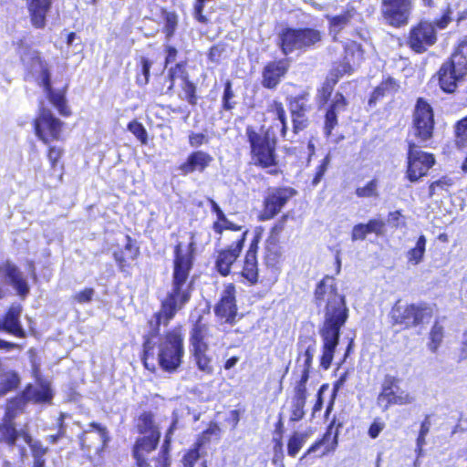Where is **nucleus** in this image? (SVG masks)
<instances>
[{
    "instance_id": "1",
    "label": "nucleus",
    "mask_w": 467,
    "mask_h": 467,
    "mask_svg": "<svg viewBox=\"0 0 467 467\" xmlns=\"http://www.w3.org/2000/svg\"><path fill=\"white\" fill-rule=\"evenodd\" d=\"M197 254V244L192 233L189 240L177 242L172 250L171 288L161 302V309L154 313V320H149L150 330L142 336L140 358L143 367L154 373L157 364L165 372L176 371L184 356V333L182 325L164 331L159 343L161 326L167 327L191 300L193 291V270Z\"/></svg>"
},
{
    "instance_id": "2",
    "label": "nucleus",
    "mask_w": 467,
    "mask_h": 467,
    "mask_svg": "<svg viewBox=\"0 0 467 467\" xmlns=\"http://www.w3.org/2000/svg\"><path fill=\"white\" fill-rule=\"evenodd\" d=\"M313 302L325 312L324 324L320 329L323 345L319 362L322 368L328 369L339 342L341 327L348 318V308L336 278L330 275H325L317 284Z\"/></svg>"
},
{
    "instance_id": "3",
    "label": "nucleus",
    "mask_w": 467,
    "mask_h": 467,
    "mask_svg": "<svg viewBox=\"0 0 467 467\" xmlns=\"http://www.w3.org/2000/svg\"><path fill=\"white\" fill-rule=\"evenodd\" d=\"M266 113L271 115V124L262 125L257 130L253 125L245 127V140L249 145V155L252 163L260 169L267 170V173L273 176L278 175L281 171L278 168L277 145L278 138L287 135V116L283 102L277 99L271 100L266 107Z\"/></svg>"
},
{
    "instance_id": "4",
    "label": "nucleus",
    "mask_w": 467,
    "mask_h": 467,
    "mask_svg": "<svg viewBox=\"0 0 467 467\" xmlns=\"http://www.w3.org/2000/svg\"><path fill=\"white\" fill-rule=\"evenodd\" d=\"M317 348V340L314 335H300L297 343V356L294 375L298 379L294 385L290 421L296 422L305 417V406L307 399L306 383L310 377L314 354Z\"/></svg>"
},
{
    "instance_id": "5",
    "label": "nucleus",
    "mask_w": 467,
    "mask_h": 467,
    "mask_svg": "<svg viewBox=\"0 0 467 467\" xmlns=\"http://www.w3.org/2000/svg\"><path fill=\"white\" fill-rule=\"evenodd\" d=\"M452 10L448 5L442 9L440 17L431 21L420 19L413 25L406 37V46L415 54H423L438 41V30H443L452 21Z\"/></svg>"
},
{
    "instance_id": "6",
    "label": "nucleus",
    "mask_w": 467,
    "mask_h": 467,
    "mask_svg": "<svg viewBox=\"0 0 467 467\" xmlns=\"http://www.w3.org/2000/svg\"><path fill=\"white\" fill-rule=\"evenodd\" d=\"M137 431L142 436L136 439L131 448L135 465L151 467L149 454L158 448L161 436L153 412L145 410L138 416Z\"/></svg>"
},
{
    "instance_id": "7",
    "label": "nucleus",
    "mask_w": 467,
    "mask_h": 467,
    "mask_svg": "<svg viewBox=\"0 0 467 467\" xmlns=\"http://www.w3.org/2000/svg\"><path fill=\"white\" fill-rule=\"evenodd\" d=\"M324 33L315 26H284L277 35V46L284 56L296 51L306 52L317 47Z\"/></svg>"
},
{
    "instance_id": "8",
    "label": "nucleus",
    "mask_w": 467,
    "mask_h": 467,
    "mask_svg": "<svg viewBox=\"0 0 467 467\" xmlns=\"http://www.w3.org/2000/svg\"><path fill=\"white\" fill-rule=\"evenodd\" d=\"M209 337L210 326L203 322L202 316H199L189 331V353L197 369L205 375H212L214 371L207 341Z\"/></svg>"
},
{
    "instance_id": "9",
    "label": "nucleus",
    "mask_w": 467,
    "mask_h": 467,
    "mask_svg": "<svg viewBox=\"0 0 467 467\" xmlns=\"http://www.w3.org/2000/svg\"><path fill=\"white\" fill-rule=\"evenodd\" d=\"M410 132L423 148L431 147L436 130L435 113L431 103L422 97L416 99L411 114Z\"/></svg>"
},
{
    "instance_id": "10",
    "label": "nucleus",
    "mask_w": 467,
    "mask_h": 467,
    "mask_svg": "<svg viewBox=\"0 0 467 467\" xmlns=\"http://www.w3.org/2000/svg\"><path fill=\"white\" fill-rule=\"evenodd\" d=\"M433 316L431 306L426 302L404 303L400 298L392 305L389 319L392 327L410 329L419 327Z\"/></svg>"
},
{
    "instance_id": "11",
    "label": "nucleus",
    "mask_w": 467,
    "mask_h": 467,
    "mask_svg": "<svg viewBox=\"0 0 467 467\" xmlns=\"http://www.w3.org/2000/svg\"><path fill=\"white\" fill-rule=\"evenodd\" d=\"M422 146L412 140H407V165L405 176L410 182H416L427 176L436 163L433 153L420 150Z\"/></svg>"
},
{
    "instance_id": "12",
    "label": "nucleus",
    "mask_w": 467,
    "mask_h": 467,
    "mask_svg": "<svg viewBox=\"0 0 467 467\" xmlns=\"http://www.w3.org/2000/svg\"><path fill=\"white\" fill-rule=\"evenodd\" d=\"M400 381L401 379L397 376L390 374L384 376L377 397L378 404L383 411L393 406H408L415 401L411 393L400 389Z\"/></svg>"
},
{
    "instance_id": "13",
    "label": "nucleus",
    "mask_w": 467,
    "mask_h": 467,
    "mask_svg": "<svg viewBox=\"0 0 467 467\" xmlns=\"http://www.w3.org/2000/svg\"><path fill=\"white\" fill-rule=\"evenodd\" d=\"M32 126L36 138L45 145L62 140L65 123L47 108L42 107L38 109Z\"/></svg>"
},
{
    "instance_id": "14",
    "label": "nucleus",
    "mask_w": 467,
    "mask_h": 467,
    "mask_svg": "<svg viewBox=\"0 0 467 467\" xmlns=\"http://www.w3.org/2000/svg\"><path fill=\"white\" fill-rule=\"evenodd\" d=\"M297 195V191L290 186L269 188L262 202L259 221H269L275 218L286 206L291 199Z\"/></svg>"
},
{
    "instance_id": "15",
    "label": "nucleus",
    "mask_w": 467,
    "mask_h": 467,
    "mask_svg": "<svg viewBox=\"0 0 467 467\" xmlns=\"http://www.w3.org/2000/svg\"><path fill=\"white\" fill-rule=\"evenodd\" d=\"M32 60L36 62L41 67L39 74L41 78V86L43 87L49 102L57 109L61 116H70L71 111L67 106L66 99L67 87L65 86L57 91L53 89L49 67L38 51L33 52Z\"/></svg>"
},
{
    "instance_id": "16",
    "label": "nucleus",
    "mask_w": 467,
    "mask_h": 467,
    "mask_svg": "<svg viewBox=\"0 0 467 467\" xmlns=\"http://www.w3.org/2000/svg\"><path fill=\"white\" fill-rule=\"evenodd\" d=\"M88 427L78 436L79 448L86 454L94 452L95 455L100 456L110 441L109 432L107 427L99 422L90 421Z\"/></svg>"
},
{
    "instance_id": "17",
    "label": "nucleus",
    "mask_w": 467,
    "mask_h": 467,
    "mask_svg": "<svg viewBox=\"0 0 467 467\" xmlns=\"http://www.w3.org/2000/svg\"><path fill=\"white\" fill-rule=\"evenodd\" d=\"M310 92L304 89L296 96L286 97V104L290 112L292 121V130L295 134L307 129L311 123L308 112L311 110V105L308 103Z\"/></svg>"
},
{
    "instance_id": "18",
    "label": "nucleus",
    "mask_w": 467,
    "mask_h": 467,
    "mask_svg": "<svg viewBox=\"0 0 467 467\" xmlns=\"http://www.w3.org/2000/svg\"><path fill=\"white\" fill-rule=\"evenodd\" d=\"M343 426L344 420L334 416L325 432L308 447L301 460L317 451H319L317 456L320 458L334 453L338 446V436Z\"/></svg>"
},
{
    "instance_id": "19",
    "label": "nucleus",
    "mask_w": 467,
    "mask_h": 467,
    "mask_svg": "<svg viewBox=\"0 0 467 467\" xmlns=\"http://www.w3.org/2000/svg\"><path fill=\"white\" fill-rule=\"evenodd\" d=\"M248 231L232 241V243L223 248L217 249L214 254V269L223 277L228 276L232 273L234 265L241 255Z\"/></svg>"
},
{
    "instance_id": "20",
    "label": "nucleus",
    "mask_w": 467,
    "mask_h": 467,
    "mask_svg": "<svg viewBox=\"0 0 467 467\" xmlns=\"http://www.w3.org/2000/svg\"><path fill=\"white\" fill-rule=\"evenodd\" d=\"M213 312L222 324L234 326L237 322L238 306L236 287L234 283L224 285L221 296L214 305Z\"/></svg>"
},
{
    "instance_id": "21",
    "label": "nucleus",
    "mask_w": 467,
    "mask_h": 467,
    "mask_svg": "<svg viewBox=\"0 0 467 467\" xmlns=\"http://www.w3.org/2000/svg\"><path fill=\"white\" fill-rule=\"evenodd\" d=\"M140 256V245L137 240L129 234L125 235L124 246L116 249L112 254L119 271L125 276H131L132 270L137 266Z\"/></svg>"
},
{
    "instance_id": "22",
    "label": "nucleus",
    "mask_w": 467,
    "mask_h": 467,
    "mask_svg": "<svg viewBox=\"0 0 467 467\" xmlns=\"http://www.w3.org/2000/svg\"><path fill=\"white\" fill-rule=\"evenodd\" d=\"M413 0H382L381 16L386 23L399 28L408 24Z\"/></svg>"
},
{
    "instance_id": "23",
    "label": "nucleus",
    "mask_w": 467,
    "mask_h": 467,
    "mask_svg": "<svg viewBox=\"0 0 467 467\" xmlns=\"http://www.w3.org/2000/svg\"><path fill=\"white\" fill-rule=\"evenodd\" d=\"M290 69L287 57L267 61L261 70V86L267 90H275Z\"/></svg>"
},
{
    "instance_id": "24",
    "label": "nucleus",
    "mask_w": 467,
    "mask_h": 467,
    "mask_svg": "<svg viewBox=\"0 0 467 467\" xmlns=\"http://www.w3.org/2000/svg\"><path fill=\"white\" fill-rule=\"evenodd\" d=\"M213 161V157L209 152L202 150H194L179 164L177 170L182 176L203 173L212 165Z\"/></svg>"
},
{
    "instance_id": "25",
    "label": "nucleus",
    "mask_w": 467,
    "mask_h": 467,
    "mask_svg": "<svg viewBox=\"0 0 467 467\" xmlns=\"http://www.w3.org/2000/svg\"><path fill=\"white\" fill-rule=\"evenodd\" d=\"M23 307L20 304H12L0 317V331H4L17 338H25L26 332L24 329L20 317Z\"/></svg>"
},
{
    "instance_id": "26",
    "label": "nucleus",
    "mask_w": 467,
    "mask_h": 467,
    "mask_svg": "<svg viewBox=\"0 0 467 467\" xmlns=\"http://www.w3.org/2000/svg\"><path fill=\"white\" fill-rule=\"evenodd\" d=\"M348 100L341 92L335 94L334 99L327 105L324 114L323 133L329 138L338 125V113L347 109Z\"/></svg>"
},
{
    "instance_id": "27",
    "label": "nucleus",
    "mask_w": 467,
    "mask_h": 467,
    "mask_svg": "<svg viewBox=\"0 0 467 467\" xmlns=\"http://www.w3.org/2000/svg\"><path fill=\"white\" fill-rule=\"evenodd\" d=\"M464 78L465 75L458 71L449 59L441 66L437 72L438 85L447 94L454 93L458 88V83Z\"/></svg>"
},
{
    "instance_id": "28",
    "label": "nucleus",
    "mask_w": 467,
    "mask_h": 467,
    "mask_svg": "<svg viewBox=\"0 0 467 467\" xmlns=\"http://www.w3.org/2000/svg\"><path fill=\"white\" fill-rule=\"evenodd\" d=\"M25 2L31 26L36 29L45 28L54 0H25Z\"/></svg>"
},
{
    "instance_id": "29",
    "label": "nucleus",
    "mask_w": 467,
    "mask_h": 467,
    "mask_svg": "<svg viewBox=\"0 0 467 467\" xmlns=\"http://www.w3.org/2000/svg\"><path fill=\"white\" fill-rule=\"evenodd\" d=\"M285 260L281 243L265 240L263 251V263L267 269L280 273Z\"/></svg>"
},
{
    "instance_id": "30",
    "label": "nucleus",
    "mask_w": 467,
    "mask_h": 467,
    "mask_svg": "<svg viewBox=\"0 0 467 467\" xmlns=\"http://www.w3.org/2000/svg\"><path fill=\"white\" fill-rule=\"evenodd\" d=\"M400 88V84L398 79L391 76L384 77L371 91L368 100V107H376L384 98L397 94Z\"/></svg>"
},
{
    "instance_id": "31",
    "label": "nucleus",
    "mask_w": 467,
    "mask_h": 467,
    "mask_svg": "<svg viewBox=\"0 0 467 467\" xmlns=\"http://www.w3.org/2000/svg\"><path fill=\"white\" fill-rule=\"evenodd\" d=\"M386 223L379 218H371L366 223H357L351 230V240L364 241L368 234H374L377 236H381L385 234Z\"/></svg>"
},
{
    "instance_id": "32",
    "label": "nucleus",
    "mask_w": 467,
    "mask_h": 467,
    "mask_svg": "<svg viewBox=\"0 0 467 467\" xmlns=\"http://www.w3.org/2000/svg\"><path fill=\"white\" fill-rule=\"evenodd\" d=\"M178 427V417L174 416L172 420L168 427L164 441L161 446V449L157 454V456L150 459V462H153V467H170L171 465V458H170V450H171V442L172 439V435L175 430Z\"/></svg>"
},
{
    "instance_id": "33",
    "label": "nucleus",
    "mask_w": 467,
    "mask_h": 467,
    "mask_svg": "<svg viewBox=\"0 0 467 467\" xmlns=\"http://www.w3.org/2000/svg\"><path fill=\"white\" fill-rule=\"evenodd\" d=\"M27 400L28 398L26 397V391H24L21 395L15 396L7 400L5 414L0 424L11 426L15 431H18L14 420L17 416L23 413Z\"/></svg>"
},
{
    "instance_id": "34",
    "label": "nucleus",
    "mask_w": 467,
    "mask_h": 467,
    "mask_svg": "<svg viewBox=\"0 0 467 467\" xmlns=\"http://www.w3.org/2000/svg\"><path fill=\"white\" fill-rule=\"evenodd\" d=\"M208 202L211 211L216 215V220H214L212 224V229L214 234L221 236L225 230L237 232L242 229L241 225L233 223L227 218L223 211L213 199H209Z\"/></svg>"
},
{
    "instance_id": "35",
    "label": "nucleus",
    "mask_w": 467,
    "mask_h": 467,
    "mask_svg": "<svg viewBox=\"0 0 467 467\" xmlns=\"http://www.w3.org/2000/svg\"><path fill=\"white\" fill-rule=\"evenodd\" d=\"M239 275L245 285H256L260 282L258 257L244 256Z\"/></svg>"
},
{
    "instance_id": "36",
    "label": "nucleus",
    "mask_w": 467,
    "mask_h": 467,
    "mask_svg": "<svg viewBox=\"0 0 467 467\" xmlns=\"http://www.w3.org/2000/svg\"><path fill=\"white\" fill-rule=\"evenodd\" d=\"M22 440L29 446L33 457L32 467H46L45 455L49 449L44 446L40 441H34L31 433L27 429L23 431Z\"/></svg>"
},
{
    "instance_id": "37",
    "label": "nucleus",
    "mask_w": 467,
    "mask_h": 467,
    "mask_svg": "<svg viewBox=\"0 0 467 467\" xmlns=\"http://www.w3.org/2000/svg\"><path fill=\"white\" fill-rule=\"evenodd\" d=\"M65 150L62 147L48 145L46 150V157L49 163V169L52 173L58 172V179L62 181L65 172L63 162Z\"/></svg>"
},
{
    "instance_id": "38",
    "label": "nucleus",
    "mask_w": 467,
    "mask_h": 467,
    "mask_svg": "<svg viewBox=\"0 0 467 467\" xmlns=\"http://www.w3.org/2000/svg\"><path fill=\"white\" fill-rule=\"evenodd\" d=\"M458 71L467 75V36L462 38L454 47V49L448 58Z\"/></svg>"
},
{
    "instance_id": "39",
    "label": "nucleus",
    "mask_w": 467,
    "mask_h": 467,
    "mask_svg": "<svg viewBox=\"0 0 467 467\" xmlns=\"http://www.w3.org/2000/svg\"><path fill=\"white\" fill-rule=\"evenodd\" d=\"M364 49L360 43L348 40L343 45V62L359 64L364 59Z\"/></svg>"
},
{
    "instance_id": "40",
    "label": "nucleus",
    "mask_w": 467,
    "mask_h": 467,
    "mask_svg": "<svg viewBox=\"0 0 467 467\" xmlns=\"http://www.w3.org/2000/svg\"><path fill=\"white\" fill-rule=\"evenodd\" d=\"M21 383L19 374L16 370H6L0 374V398L16 391Z\"/></svg>"
},
{
    "instance_id": "41",
    "label": "nucleus",
    "mask_w": 467,
    "mask_h": 467,
    "mask_svg": "<svg viewBox=\"0 0 467 467\" xmlns=\"http://www.w3.org/2000/svg\"><path fill=\"white\" fill-rule=\"evenodd\" d=\"M25 429L20 431H15L11 426L0 424V453L2 452V445H5L9 451H13L16 446L17 441L22 439L23 431Z\"/></svg>"
},
{
    "instance_id": "42",
    "label": "nucleus",
    "mask_w": 467,
    "mask_h": 467,
    "mask_svg": "<svg viewBox=\"0 0 467 467\" xmlns=\"http://www.w3.org/2000/svg\"><path fill=\"white\" fill-rule=\"evenodd\" d=\"M445 336L444 327L435 320L429 331L427 347L431 353H436L441 346Z\"/></svg>"
},
{
    "instance_id": "43",
    "label": "nucleus",
    "mask_w": 467,
    "mask_h": 467,
    "mask_svg": "<svg viewBox=\"0 0 467 467\" xmlns=\"http://www.w3.org/2000/svg\"><path fill=\"white\" fill-rule=\"evenodd\" d=\"M161 14L163 19L161 31L165 38L169 40L176 32L179 24V16L175 11H168L165 8L161 10Z\"/></svg>"
},
{
    "instance_id": "44",
    "label": "nucleus",
    "mask_w": 467,
    "mask_h": 467,
    "mask_svg": "<svg viewBox=\"0 0 467 467\" xmlns=\"http://www.w3.org/2000/svg\"><path fill=\"white\" fill-rule=\"evenodd\" d=\"M354 193L359 199H377L379 196V180L373 177L364 185L357 186Z\"/></svg>"
},
{
    "instance_id": "45",
    "label": "nucleus",
    "mask_w": 467,
    "mask_h": 467,
    "mask_svg": "<svg viewBox=\"0 0 467 467\" xmlns=\"http://www.w3.org/2000/svg\"><path fill=\"white\" fill-rule=\"evenodd\" d=\"M426 244L427 239L425 235L420 234L417 239L415 246L407 252V259L409 263L416 265L423 260L426 251Z\"/></svg>"
},
{
    "instance_id": "46",
    "label": "nucleus",
    "mask_w": 467,
    "mask_h": 467,
    "mask_svg": "<svg viewBox=\"0 0 467 467\" xmlns=\"http://www.w3.org/2000/svg\"><path fill=\"white\" fill-rule=\"evenodd\" d=\"M223 92L221 99V109L224 111H232L237 105L235 93L233 83L230 79H226L223 84Z\"/></svg>"
},
{
    "instance_id": "47",
    "label": "nucleus",
    "mask_w": 467,
    "mask_h": 467,
    "mask_svg": "<svg viewBox=\"0 0 467 467\" xmlns=\"http://www.w3.org/2000/svg\"><path fill=\"white\" fill-rule=\"evenodd\" d=\"M453 135L454 144L458 149L467 147V115L455 122Z\"/></svg>"
},
{
    "instance_id": "48",
    "label": "nucleus",
    "mask_w": 467,
    "mask_h": 467,
    "mask_svg": "<svg viewBox=\"0 0 467 467\" xmlns=\"http://www.w3.org/2000/svg\"><path fill=\"white\" fill-rule=\"evenodd\" d=\"M306 439V434L293 432L287 441V454L292 458L296 457L304 446Z\"/></svg>"
},
{
    "instance_id": "49",
    "label": "nucleus",
    "mask_w": 467,
    "mask_h": 467,
    "mask_svg": "<svg viewBox=\"0 0 467 467\" xmlns=\"http://www.w3.org/2000/svg\"><path fill=\"white\" fill-rule=\"evenodd\" d=\"M220 431L216 423H211L207 429L200 433L193 445L202 450L206 444L210 443L212 436H219Z\"/></svg>"
},
{
    "instance_id": "50",
    "label": "nucleus",
    "mask_w": 467,
    "mask_h": 467,
    "mask_svg": "<svg viewBox=\"0 0 467 467\" xmlns=\"http://www.w3.org/2000/svg\"><path fill=\"white\" fill-rule=\"evenodd\" d=\"M454 184L452 178L443 175L438 180L431 182L428 187V197L432 198L439 191H448Z\"/></svg>"
},
{
    "instance_id": "51",
    "label": "nucleus",
    "mask_w": 467,
    "mask_h": 467,
    "mask_svg": "<svg viewBox=\"0 0 467 467\" xmlns=\"http://www.w3.org/2000/svg\"><path fill=\"white\" fill-rule=\"evenodd\" d=\"M182 89L183 91V97L182 99L186 100L191 106H195L198 102L197 87L189 78L182 82Z\"/></svg>"
},
{
    "instance_id": "52",
    "label": "nucleus",
    "mask_w": 467,
    "mask_h": 467,
    "mask_svg": "<svg viewBox=\"0 0 467 467\" xmlns=\"http://www.w3.org/2000/svg\"><path fill=\"white\" fill-rule=\"evenodd\" d=\"M140 73H138L136 76V82L139 86H145L150 81V67L152 62L146 57H141L140 58Z\"/></svg>"
},
{
    "instance_id": "53",
    "label": "nucleus",
    "mask_w": 467,
    "mask_h": 467,
    "mask_svg": "<svg viewBox=\"0 0 467 467\" xmlns=\"http://www.w3.org/2000/svg\"><path fill=\"white\" fill-rule=\"evenodd\" d=\"M341 68L333 67L326 78V80L332 83L333 85H337L339 79L344 75H350L353 72V67L348 63H340Z\"/></svg>"
},
{
    "instance_id": "54",
    "label": "nucleus",
    "mask_w": 467,
    "mask_h": 467,
    "mask_svg": "<svg viewBox=\"0 0 467 467\" xmlns=\"http://www.w3.org/2000/svg\"><path fill=\"white\" fill-rule=\"evenodd\" d=\"M127 129L138 139L142 144L148 143V133L143 124L137 119L130 121L127 125Z\"/></svg>"
},
{
    "instance_id": "55",
    "label": "nucleus",
    "mask_w": 467,
    "mask_h": 467,
    "mask_svg": "<svg viewBox=\"0 0 467 467\" xmlns=\"http://www.w3.org/2000/svg\"><path fill=\"white\" fill-rule=\"evenodd\" d=\"M288 214H283L270 228L269 234L265 240L281 243L280 235L285 228Z\"/></svg>"
},
{
    "instance_id": "56",
    "label": "nucleus",
    "mask_w": 467,
    "mask_h": 467,
    "mask_svg": "<svg viewBox=\"0 0 467 467\" xmlns=\"http://www.w3.org/2000/svg\"><path fill=\"white\" fill-rule=\"evenodd\" d=\"M352 17H353V11L347 9L339 15L330 17L329 25L331 27L341 30L343 27H345L350 22Z\"/></svg>"
},
{
    "instance_id": "57",
    "label": "nucleus",
    "mask_w": 467,
    "mask_h": 467,
    "mask_svg": "<svg viewBox=\"0 0 467 467\" xmlns=\"http://www.w3.org/2000/svg\"><path fill=\"white\" fill-rule=\"evenodd\" d=\"M334 88L335 85L326 79L324 80L321 86L317 88V100L320 105L327 104L332 96Z\"/></svg>"
},
{
    "instance_id": "58",
    "label": "nucleus",
    "mask_w": 467,
    "mask_h": 467,
    "mask_svg": "<svg viewBox=\"0 0 467 467\" xmlns=\"http://www.w3.org/2000/svg\"><path fill=\"white\" fill-rule=\"evenodd\" d=\"M329 162H330V157L329 155H326L319 162V164L317 165V167L316 168V171H315V174H314V177L312 179V182H311V184L313 186H316L317 185L321 180L323 179L327 168H328V165H329Z\"/></svg>"
},
{
    "instance_id": "59",
    "label": "nucleus",
    "mask_w": 467,
    "mask_h": 467,
    "mask_svg": "<svg viewBox=\"0 0 467 467\" xmlns=\"http://www.w3.org/2000/svg\"><path fill=\"white\" fill-rule=\"evenodd\" d=\"M200 451L201 450L192 444L182 457V462L183 467H194L201 456Z\"/></svg>"
},
{
    "instance_id": "60",
    "label": "nucleus",
    "mask_w": 467,
    "mask_h": 467,
    "mask_svg": "<svg viewBox=\"0 0 467 467\" xmlns=\"http://www.w3.org/2000/svg\"><path fill=\"white\" fill-rule=\"evenodd\" d=\"M53 398V393L48 386H43L41 389H35L32 394V399L36 403L50 402Z\"/></svg>"
},
{
    "instance_id": "61",
    "label": "nucleus",
    "mask_w": 467,
    "mask_h": 467,
    "mask_svg": "<svg viewBox=\"0 0 467 467\" xmlns=\"http://www.w3.org/2000/svg\"><path fill=\"white\" fill-rule=\"evenodd\" d=\"M261 237L262 228H258V230L255 231L254 237L249 244V246L244 254V256L257 257Z\"/></svg>"
},
{
    "instance_id": "62",
    "label": "nucleus",
    "mask_w": 467,
    "mask_h": 467,
    "mask_svg": "<svg viewBox=\"0 0 467 467\" xmlns=\"http://www.w3.org/2000/svg\"><path fill=\"white\" fill-rule=\"evenodd\" d=\"M209 137L202 132H190L188 136V142L192 148L198 149L203 144L209 142Z\"/></svg>"
},
{
    "instance_id": "63",
    "label": "nucleus",
    "mask_w": 467,
    "mask_h": 467,
    "mask_svg": "<svg viewBox=\"0 0 467 467\" xmlns=\"http://www.w3.org/2000/svg\"><path fill=\"white\" fill-rule=\"evenodd\" d=\"M187 60H182L169 67V69L183 82L185 79L190 78L187 71Z\"/></svg>"
},
{
    "instance_id": "64",
    "label": "nucleus",
    "mask_w": 467,
    "mask_h": 467,
    "mask_svg": "<svg viewBox=\"0 0 467 467\" xmlns=\"http://www.w3.org/2000/svg\"><path fill=\"white\" fill-rule=\"evenodd\" d=\"M467 360V330L462 335L458 347L457 361Z\"/></svg>"
}]
</instances>
